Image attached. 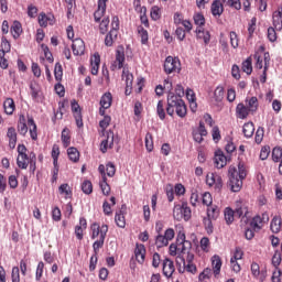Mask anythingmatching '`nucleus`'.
Segmentation results:
<instances>
[{"instance_id": "f257e3e1", "label": "nucleus", "mask_w": 282, "mask_h": 282, "mask_svg": "<svg viewBox=\"0 0 282 282\" xmlns=\"http://www.w3.org/2000/svg\"><path fill=\"white\" fill-rule=\"evenodd\" d=\"M248 177V170L243 162L238 163L237 167H229V187L232 193H239L243 186V180Z\"/></svg>"}, {"instance_id": "f03ea898", "label": "nucleus", "mask_w": 282, "mask_h": 282, "mask_svg": "<svg viewBox=\"0 0 282 282\" xmlns=\"http://www.w3.org/2000/svg\"><path fill=\"white\" fill-rule=\"evenodd\" d=\"M167 116H178V118H186L188 109L186 108V102L180 97H175V93L170 91L167 94V106H166Z\"/></svg>"}, {"instance_id": "7ed1b4c3", "label": "nucleus", "mask_w": 282, "mask_h": 282, "mask_svg": "<svg viewBox=\"0 0 282 282\" xmlns=\"http://www.w3.org/2000/svg\"><path fill=\"white\" fill-rule=\"evenodd\" d=\"M17 164L19 169H28L29 164L36 166V154L31 152L30 156H28V148H25V144H19Z\"/></svg>"}, {"instance_id": "20e7f679", "label": "nucleus", "mask_w": 282, "mask_h": 282, "mask_svg": "<svg viewBox=\"0 0 282 282\" xmlns=\"http://www.w3.org/2000/svg\"><path fill=\"white\" fill-rule=\"evenodd\" d=\"M163 67L165 74H180L182 72V63L178 57L167 56Z\"/></svg>"}, {"instance_id": "39448f33", "label": "nucleus", "mask_w": 282, "mask_h": 282, "mask_svg": "<svg viewBox=\"0 0 282 282\" xmlns=\"http://www.w3.org/2000/svg\"><path fill=\"white\" fill-rule=\"evenodd\" d=\"M206 184L208 186H214L215 191H221V188H224V180H221V176L217 173H207Z\"/></svg>"}, {"instance_id": "423d86ee", "label": "nucleus", "mask_w": 282, "mask_h": 282, "mask_svg": "<svg viewBox=\"0 0 282 282\" xmlns=\"http://www.w3.org/2000/svg\"><path fill=\"white\" fill-rule=\"evenodd\" d=\"M124 47L123 46H118L116 50V59L113 61L110 69L115 72V69H122L124 67Z\"/></svg>"}, {"instance_id": "0eeeda50", "label": "nucleus", "mask_w": 282, "mask_h": 282, "mask_svg": "<svg viewBox=\"0 0 282 282\" xmlns=\"http://www.w3.org/2000/svg\"><path fill=\"white\" fill-rule=\"evenodd\" d=\"M176 246L178 247V252H182V254H186V252L193 248V243L186 240V235L182 232L177 236Z\"/></svg>"}, {"instance_id": "6e6552de", "label": "nucleus", "mask_w": 282, "mask_h": 282, "mask_svg": "<svg viewBox=\"0 0 282 282\" xmlns=\"http://www.w3.org/2000/svg\"><path fill=\"white\" fill-rule=\"evenodd\" d=\"M134 10L140 14V21L144 28H150L149 18L147 17V7L140 4V0L133 1Z\"/></svg>"}, {"instance_id": "1a4fd4ad", "label": "nucleus", "mask_w": 282, "mask_h": 282, "mask_svg": "<svg viewBox=\"0 0 282 282\" xmlns=\"http://www.w3.org/2000/svg\"><path fill=\"white\" fill-rule=\"evenodd\" d=\"M91 230V239H96L98 237H102V231H105V238H107V232H109V226L107 225H100L98 223H94L90 226Z\"/></svg>"}, {"instance_id": "9d476101", "label": "nucleus", "mask_w": 282, "mask_h": 282, "mask_svg": "<svg viewBox=\"0 0 282 282\" xmlns=\"http://www.w3.org/2000/svg\"><path fill=\"white\" fill-rule=\"evenodd\" d=\"M162 270L164 276H166V279H171V276H173L175 273V263L173 260L165 258L162 262Z\"/></svg>"}, {"instance_id": "9b49d317", "label": "nucleus", "mask_w": 282, "mask_h": 282, "mask_svg": "<svg viewBox=\"0 0 282 282\" xmlns=\"http://www.w3.org/2000/svg\"><path fill=\"white\" fill-rule=\"evenodd\" d=\"M72 111L76 120V126L78 127V129L83 128V113L80 112V106L78 105V101H72Z\"/></svg>"}, {"instance_id": "f8f14e48", "label": "nucleus", "mask_w": 282, "mask_h": 282, "mask_svg": "<svg viewBox=\"0 0 282 282\" xmlns=\"http://www.w3.org/2000/svg\"><path fill=\"white\" fill-rule=\"evenodd\" d=\"M251 273L254 279L261 282L265 281V279L268 278V271H261L259 263L257 262L251 263Z\"/></svg>"}, {"instance_id": "ddd939ff", "label": "nucleus", "mask_w": 282, "mask_h": 282, "mask_svg": "<svg viewBox=\"0 0 282 282\" xmlns=\"http://www.w3.org/2000/svg\"><path fill=\"white\" fill-rule=\"evenodd\" d=\"M135 261L142 265L144 259H147V248L142 243H137L134 248Z\"/></svg>"}, {"instance_id": "4468645a", "label": "nucleus", "mask_w": 282, "mask_h": 282, "mask_svg": "<svg viewBox=\"0 0 282 282\" xmlns=\"http://www.w3.org/2000/svg\"><path fill=\"white\" fill-rule=\"evenodd\" d=\"M72 50L75 56H83L85 54V41L83 39L73 40Z\"/></svg>"}, {"instance_id": "2eb2a0df", "label": "nucleus", "mask_w": 282, "mask_h": 282, "mask_svg": "<svg viewBox=\"0 0 282 282\" xmlns=\"http://www.w3.org/2000/svg\"><path fill=\"white\" fill-rule=\"evenodd\" d=\"M210 12L215 19H219L224 14V3H221V0H214L212 2Z\"/></svg>"}, {"instance_id": "dca6fc26", "label": "nucleus", "mask_w": 282, "mask_h": 282, "mask_svg": "<svg viewBox=\"0 0 282 282\" xmlns=\"http://www.w3.org/2000/svg\"><path fill=\"white\" fill-rule=\"evenodd\" d=\"M112 148H113V131L109 130L107 132V139L101 141L100 143V151L101 153H107V150Z\"/></svg>"}, {"instance_id": "f3484780", "label": "nucleus", "mask_w": 282, "mask_h": 282, "mask_svg": "<svg viewBox=\"0 0 282 282\" xmlns=\"http://www.w3.org/2000/svg\"><path fill=\"white\" fill-rule=\"evenodd\" d=\"M85 230H87V219L85 217L79 218V225L75 226V236L78 241H83Z\"/></svg>"}, {"instance_id": "a211bd4d", "label": "nucleus", "mask_w": 282, "mask_h": 282, "mask_svg": "<svg viewBox=\"0 0 282 282\" xmlns=\"http://www.w3.org/2000/svg\"><path fill=\"white\" fill-rule=\"evenodd\" d=\"M124 210H127V205H122L121 209L117 212L115 215V221L118 228H126L127 226V219L124 218Z\"/></svg>"}, {"instance_id": "6ab92c4d", "label": "nucleus", "mask_w": 282, "mask_h": 282, "mask_svg": "<svg viewBox=\"0 0 282 282\" xmlns=\"http://www.w3.org/2000/svg\"><path fill=\"white\" fill-rule=\"evenodd\" d=\"M251 110L248 106L243 105V104H238L236 107V115L237 118H239L240 120H246V118H248V116H250Z\"/></svg>"}, {"instance_id": "aec40b11", "label": "nucleus", "mask_w": 282, "mask_h": 282, "mask_svg": "<svg viewBox=\"0 0 282 282\" xmlns=\"http://www.w3.org/2000/svg\"><path fill=\"white\" fill-rule=\"evenodd\" d=\"M273 28H275V30L278 32L282 31V6L278 8L276 11L273 12Z\"/></svg>"}, {"instance_id": "412c9836", "label": "nucleus", "mask_w": 282, "mask_h": 282, "mask_svg": "<svg viewBox=\"0 0 282 282\" xmlns=\"http://www.w3.org/2000/svg\"><path fill=\"white\" fill-rule=\"evenodd\" d=\"M214 163L216 169H224L226 164H228V160L226 159V155L221 151H217L215 153Z\"/></svg>"}, {"instance_id": "4be33fe9", "label": "nucleus", "mask_w": 282, "mask_h": 282, "mask_svg": "<svg viewBox=\"0 0 282 282\" xmlns=\"http://www.w3.org/2000/svg\"><path fill=\"white\" fill-rule=\"evenodd\" d=\"M118 41V31L117 30H110L105 37V45L106 47H112L113 43Z\"/></svg>"}, {"instance_id": "5701e85b", "label": "nucleus", "mask_w": 282, "mask_h": 282, "mask_svg": "<svg viewBox=\"0 0 282 282\" xmlns=\"http://www.w3.org/2000/svg\"><path fill=\"white\" fill-rule=\"evenodd\" d=\"M90 66L93 76H97L98 69H100V54H94V56L90 58Z\"/></svg>"}, {"instance_id": "b1692460", "label": "nucleus", "mask_w": 282, "mask_h": 282, "mask_svg": "<svg viewBox=\"0 0 282 282\" xmlns=\"http://www.w3.org/2000/svg\"><path fill=\"white\" fill-rule=\"evenodd\" d=\"M28 127H29L31 139L39 140V133H37L36 122H34V118L32 117L28 118Z\"/></svg>"}, {"instance_id": "393cba45", "label": "nucleus", "mask_w": 282, "mask_h": 282, "mask_svg": "<svg viewBox=\"0 0 282 282\" xmlns=\"http://www.w3.org/2000/svg\"><path fill=\"white\" fill-rule=\"evenodd\" d=\"M7 137L9 139L10 149L17 148V129L14 127L8 128Z\"/></svg>"}, {"instance_id": "a878e982", "label": "nucleus", "mask_w": 282, "mask_h": 282, "mask_svg": "<svg viewBox=\"0 0 282 282\" xmlns=\"http://www.w3.org/2000/svg\"><path fill=\"white\" fill-rule=\"evenodd\" d=\"M212 265L214 270V276L217 279V276H219L221 273V258L219 256H214L212 258Z\"/></svg>"}, {"instance_id": "bb28decb", "label": "nucleus", "mask_w": 282, "mask_h": 282, "mask_svg": "<svg viewBox=\"0 0 282 282\" xmlns=\"http://www.w3.org/2000/svg\"><path fill=\"white\" fill-rule=\"evenodd\" d=\"M3 109H4V113H7V116H12V113H14V110L17 109L14 99L7 98L3 102Z\"/></svg>"}, {"instance_id": "cd10ccee", "label": "nucleus", "mask_w": 282, "mask_h": 282, "mask_svg": "<svg viewBox=\"0 0 282 282\" xmlns=\"http://www.w3.org/2000/svg\"><path fill=\"white\" fill-rule=\"evenodd\" d=\"M178 272L180 274H184V272H188L189 274H197V265H195V263H193L192 260L187 261V264L185 263V265L180 267L178 268Z\"/></svg>"}, {"instance_id": "c85d7f7f", "label": "nucleus", "mask_w": 282, "mask_h": 282, "mask_svg": "<svg viewBox=\"0 0 282 282\" xmlns=\"http://www.w3.org/2000/svg\"><path fill=\"white\" fill-rule=\"evenodd\" d=\"M137 33H138L139 39H141V44L142 45H148V43H149V31H147V29H144V26L138 25L137 26Z\"/></svg>"}, {"instance_id": "c756f323", "label": "nucleus", "mask_w": 282, "mask_h": 282, "mask_svg": "<svg viewBox=\"0 0 282 282\" xmlns=\"http://www.w3.org/2000/svg\"><path fill=\"white\" fill-rule=\"evenodd\" d=\"M111 102H113V96L111 93H106L101 96L99 105L104 107V109H109L111 107Z\"/></svg>"}, {"instance_id": "7c9ffc66", "label": "nucleus", "mask_w": 282, "mask_h": 282, "mask_svg": "<svg viewBox=\"0 0 282 282\" xmlns=\"http://www.w3.org/2000/svg\"><path fill=\"white\" fill-rule=\"evenodd\" d=\"M272 160L273 162H280L279 173L280 175H282V149L281 148H274L272 150Z\"/></svg>"}, {"instance_id": "2f4dec72", "label": "nucleus", "mask_w": 282, "mask_h": 282, "mask_svg": "<svg viewBox=\"0 0 282 282\" xmlns=\"http://www.w3.org/2000/svg\"><path fill=\"white\" fill-rule=\"evenodd\" d=\"M62 144L64 149L72 144V131L68 128H64L62 131Z\"/></svg>"}, {"instance_id": "473e14b6", "label": "nucleus", "mask_w": 282, "mask_h": 282, "mask_svg": "<svg viewBox=\"0 0 282 282\" xmlns=\"http://www.w3.org/2000/svg\"><path fill=\"white\" fill-rule=\"evenodd\" d=\"M13 39H19V36H21V34H23V26L21 25V22L19 21H14L13 24L11 25V30H10Z\"/></svg>"}, {"instance_id": "72a5a7b5", "label": "nucleus", "mask_w": 282, "mask_h": 282, "mask_svg": "<svg viewBox=\"0 0 282 282\" xmlns=\"http://www.w3.org/2000/svg\"><path fill=\"white\" fill-rule=\"evenodd\" d=\"M196 39L203 40L205 45H208V43H210V32L202 30V28H197Z\"/></svg>"}, {"instance_id": "f704fd0d", "label": "nucleus", "mask_w": 282, "mask_h": 282, "mask_svg": "<svg viewBox=\"0 0 282 282\" xmlns=\"http://www.w3.org/2000/svg\"><path fill=\"white\" fill-rule=\"evenodd\" d=\"M268 67H270V53H264V69L260 76V83L264 84L268 80Z\"/></svg>"}, {"instance_id": "c9c22d12", "label": "nucleus", "mask_w": 282, "mask_h": 282, "mask_svg": "<svg viewBox=\"0 0 282 282\" xmlns=\"http://www.w3.org/2000/svg\"><path fill=\"white\" fill-rule=\"evenodd\" d=\"M281 226H282L281 216H274L270 225L271 231L274 232L275 235L281 232Z\"/></svg>"}, {"instance_id": "e433bc0d", "label": "nucleus", "mask_w": 282, "mask_h": 282, "mask_svg": "<svg viewBox=\"0 0 282 282\" xmlns=\"http://www.w3.org/2000/svg\"><path fill=\"white\" fill-rule=\"evenodd\" d=\"M219 213L220 210L217 205H209V207H207V218L214 219V221L219 218Z\"/></svg>"}, {"instance_id": "4c0bfd02", "label": "nucleus", "mask_w": 282, "mask_h": 282, "mask_svg": "<svg viewBox=\"0 0 282 282\" xmlns=\"http://www.w3.org/2000/svg\"><path fill=\"white\" fill-rule=\"evenodd\" d=\"M246 105L251 110V113H254L259 109V99L257 97L247 98Z\"/></svg>"}, {"instance_id": "58836bf2", "label": "nucleus", "mask_w": 282, "mask_h": 282, "mask_svg": "<svg viewBox=\"0 0 282 282\" xmlns=\"http://www.w3.org/2000/svg\"><path fill=\"white\" fill-rule=\"evenodd\" d=\"M173 217L176 221H182V219H184V203L174 206Z\"/></svg>"}, {"instance_id": "ea45409f", "label": "nucleus", "mask_w": 282, "mask_h": 282, "mask_svg": "<svg viewBox=\"0 0 282 282\" xmlns=\"http://www.w3.org/2000/svg\"><path fill=\"white\" fill-rule=\"evenodd\" d=\"M121 78H122V80H124L127 87H133V74H131V72H129L124 67L122 70Z\"/></svg>"}, {"instance_id": "a19ab883", "label": "nucleus", "mask_w": 282, "mask_h": 282, "mask_svg": "<svg viewBox=\"0 0 282 282\" xmlns=\"http://www.w3.org/2000/svg\"><path fill=\"white\" fill-rule=\"evenodd\" d=\"M105 229L101 232V237L93 243L94 254H98L100 252V248L105 246Z\"/></svg>"}, {"instance_id": "79ce46f5", "label": "nucleus", "mask_w": 282, "mask_h": 282, "mask_svg": "<svg viewBox=\"0 0 282 282\" xmlns=\"http://www.w3.org/2000/svg\"><path fill=\"white\" fill-rule=\"evenodd\" d=\"M67 155L70 162L76 163L80 160V152L74 147L67 149Z\"/></svg>"}, {"instance_id": "37998d69", "label": "nucleus", "mask_w": 282, "mask_h": 282, "mask_svg": "<svg viewBox=\"0 0 282 282\" xmlns=\"http://www.w3.org/2000/svg\"><path fill=\"white\" fill-rule=\"evenodd\" d=\"M242 133L245 138H252L254 135V123L252 122H247L242 127Z\"/></svg>"}, {"instance_id": "c03bdc74", "label": "nucleus", "mask_w": 282, "mask_h": 282, "mask_svg": "<svg viewBox=\"0 0 282 282\" xmlns=\"http://www.w3.org/2000/svg\"><path fill=\"white\" fill-rule=\"evenodd\" d=\"M210 276H213V269L206 268L203 270L202 273L198 275L199 282H210Z\"/></svg>"}, {"instance_id": "a18cd8bd", "label": "nucleus", "mask_w": 282, "mask_h": 282, "mask_svg": "<svg viewBox=\"0 0 282 282\" xmlns=\"http://www.w3.org/2000/svg\"><path fill=\"white\" fill-rule=\"evenodd\" d=\"M105 12H107V7L98 6V9L94 13V20L96 23H100V20L105 17Z\"/></svg>"}, {"instance_id": "49530a36", "label": "nucleus", "mask_w": 282, "mask_h": 282, "mask_svg": "<svg viewBox=\"0 0 282 282\" xmlns=\"http://www.w3.org/2000/svg\"><path fill=\"white\" fill-rule=\"evenodd\" d=\"M31 89V96L34 100H39V97L41 96V86L39 84L34 83L30 85Z\"/></svg>"}, {"instance_id": "de8ad7c7", "label": "nucleus", "mask_w": 282, "mask_h": 282, "mask_svg": "<svg viewBox=\"0 0 282 282\" xmlns=\"http://www.w3.org/2000/svg\"><path fill=\"white\" fill-rule=\"evenodd\" d=\"M226 94L224 86H218L216 87L215 91H214V98L216 100V102H221V100H224V95Z\"/></svg>"}, {"instance_id": "09e8293b", "label": "nucleus", "mask_w": 282, "mask_h": 282, "mask_svg": "<svg viewBox=\"0 0 282 282\" xmlns=\"http://www.w3.org/2000/svg\"><path fill=\"white\" fill-rule=\"evenodd\" d=\"M242 72L250 76L252 74V57H248L245 62H242Z\"/></svg>"}, {"instance_id": "8fccbe9b", "label": "nucleus", "mask_w": 282, "mask_h": 282, "mask_svg": "<svg viewBox=\"0 0 282 282\" xmlns=\"http://www.w3.org/2000/svg\"><path fill=\"white\" fill-rule=\"evenodd\" d=\"M250 226L251 228H253V230H261V228H263V221L261 220V216L258 215L253 217Z\"/></svg>"}, {"instance_id": "3c124183", "label": "nucleus", "mask_w": 282, "mask_h": 282, "mask_svg": "<svg viewBox=\"0 0 282 282\" xmlns=\"http://www.w3.org/2000/svg\"><path fill=\"white\" fill-rule=\"evenodd\" d=\"M235 217H237L235 215V210H232V208L227 207L225 209V220L228 225L232 224V221H235Z\"/></svg>"}, {"instance_id": "603ef678", "label": "nucleus", "mask_w": 282, "mask_h": 282, "mask_svg": "<svg viewBox=\"0 0 282 282\" xmlns=\"http://www.w3.org/2000/svg\"><path fill=\"white\" fill-rule=\"evenodd\" d=\"M236 217H248V207L246 205L237 206L236 210H234Z\"/></svg>"}, {"instance_id": "864d4df0", "label": "nucleus", "mask_w": 282, "mask_h": 282, "mask_svg": "<svg viewBox=\"0 0 282 282\" xmlns=\"http://www.w3.org/2000/svg\"><path fill=\"white\" fill-rule=\"evenodd\" d=\"M156 113L160 120H164L166 118V110L164 109V101L159 100L156 106Z\"/></svg>"}, {"instance_id": "5fc2aeb1", "label": "nucleus", "mask_w": 282, "mask_h": 282, "mask_svg": "<svg viewBox=\"0 0 282 282\" xmlns=\"http://www.w3.org/2000/svg\"><path fill=\"white\" fill-rule=\"evenodd\" d=\"M54 76L57 83L63 80V65H61L58 62L55 64Z\"/></svg>"}, {"instance_id": "6e6d98bb", "label": "nucleus", "mask_w": 282, "mask_h": 282, "mask_svg": "<svg viewBox=\"0 0 282 282\" xmlns=\"http://www.w3.org/2000/svg\"><path fill=\"white\" fill-rule=\"evenodd\" d=\"M82 191L85 195H91V193H94V185L91 184V181H84L82 183Z\"/></svg>"}, {"instance_id": "4d7b16f0", "label": "nucleus", "mask_w": 282, "mask_h": 282, "mask_svg": "<svg viewBox=\"0 0 282 282\" xmlns=\"http://www.w3.org/2000/svg\"><path fill=\"white\" fill-rule=\"evenodd\" d=\"M109 17H106L101 20V22L99 23V32L100 34H105L106 32H109Z\"/></svg>"}, {"instance_id": "13d9d810", "label": "nucleus", "mask_w": 282, "mask_h": 282, "mask_svg": "<svg viewBox=\"0 0 282 282\" xmlns=\"http://www.w3.org/2000/svg\"><path fill=\"white\" fill-rule=\"evenodd\" d=\"M102 195H109L111 193V186L107 183V177L104 176L102 181L99 183Z\"/></svg>"}, {"instance_id": "bf43d9fd", "label": "nucleus", "mask_w": 282, "mask_h": 282, "mask_svg": "<svg viewBox=\"0 0 282 282\" xmlns=\"http://www.w3.org/2000/svg\"><path fill=\"white\" fill-rule=\"evenodd\" d=\"M150 17L152 21H160L162 18V12L160 11V7L154 6L151 8Z\"/></svg>"}, {"instance_id": "052dcab7", "label": "nucleus", "mask_w": 282, "mask_h": 282, "mask_svg": "<svg viewBox=\"0 0 282 282\" xmlns=\"http://www.w3.org/2000/svg\"><path fill=\"white\" fill-rule=\"evenodd\" d=\"M213 221H215V219L208 218V217H205L203 219V224L205 226V230L207 231L208 235H213V230H214Z\"/></svg>"}, {"instance_id": "680f3d73", "label": "nucleus", "mask_w": 282, "mask_h": 282, "mask_svg": "<svg viewBox=\"0 0 282 282\" xmlns=\"http://www.w3.org/2000/svg\"><path fill=\"white\" fill-rule=\"evenodd\" d=\"M193 217V212L191 207H188V203H183V219L184 221H188Z\"/></svg>"}, {"instance_id": "e2e57ef3", "label": "nucleus", "mask_w": 282, "mask_h": 282, "mask_svg": "<svg viewBox=\"0 0 282 282\" xmlns=\"http://www.w3.org/2000/svg\"><path fill=\"white\" fill-rule=\"evenodd\" d=\"M195 25L202 28V25H206V18L202 13H195L193 17Z\"/></svg>"}, {"instance_id": "0e129e2a", "label": "nucleus", "mask_w": 282, "mask_h": 282, "mask_svg": "<svg viewBox=\"0 0 282 282\" xmlns=\"http://www.w3.org/2000/svg\"><path fill=\"white\" fill-rule=\"evenodd\" d=\"M145 149L149 153L153 151V134H151V132L145 134Z\"/></svg>"}, {"instance_id": "69168bd1", "label": "nucleus", "mask_w": 282, "mask_h": 282, "mask_svg": "<svg viewBox=\"0 0 282 282\" xmlns=\"http://www.w3.org/2000/svg\"><path fill=\"white\" fill-rule=\"evenodd\" d=\"M156 248H164V246H169V240L165 238V236L158 235L155 240Z\"/></svg>"}, {"instance_id": "338daca9", "label": "nucleus", "mask_w": 282, "mask_h": 282, "mask_svg": "<svg viewBox=\"0 0 282 282\" xmlns=\"http://www.w3.org/2000/svg\"><path fill=\"white\" fill-rule=\"evenodd\" d=\"M37 21H39L41 28H47L51 19L45 13H40Z\"/></svg>"}, {"instance_id": "774afa93", "label": "nucleus", "mask_w": 282, "mask_h": 282, "mask_svg": "<svg viewBox=\"0 0 282 282\" xmlns=\"http://www.w3.org/2000/svg\"><path fill=\"white\" fill-rule=\"evenodd\" d=\"M61 195H66V197H72V188L69 187V184L65 183L62 184L58 188Z\"/></svg>"}]
</instances>
